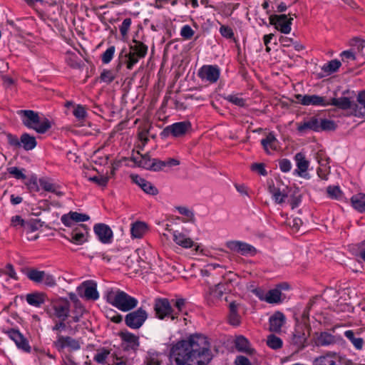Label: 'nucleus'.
<instances>
[{
	"label": "nucleus",
	"mask_w": 365,
	"mask_h": 365,
	"mask_svg": "<svg viewBox=\"0 0 365 365\" xmlns=\"http://www.w3.org/2000/svg\"><path fill=\"white\" fill-rule=\"evenodd\" d=\"M169 357L175 365H208L213 355L207 337L196 333L173 344Z\"/></svg>",
	"instance_id": "nucleus-1"
},
{
	"label": "nucleus",
	"mask_w": 365,
	"mask_h": 365,
	"mask_svg": "<svg viewBox=\"0 0 365 365\" xmlns=\"http://www.w3.org/2000/svg\"><path fill=\"white\" fill-rule=\"evenodd\" d=\"M352 96L333 98L328 101L329 106H334L341 110H351V115L358 118H365V90L359 92L356 102L351 99Z\"/></svg>",
	"instance_id": "nucleus-2"
},
{
	"label": "nucleus",
	"mask_w": 365,
	"mask_h": 365,
	"mask_svg": "<svg viewBox=\"0 0 365 365\" xmlns=\"http://www.w3.org/2000/svg\"><path fill=\"white\" fill-rule=\"evenodd\" d=\"M148 51V46L143 41L133 38L129 45V51L123 49L119 54V60L125 64L129 70L133 69L139 60L144 58Z\"/></svg>",
	"instance_id": "nucleus-3"
},
{
	"label": "nucleus",
	"mask_w": 365,
	"mask_h": 365,
	"mask_svg": "<svg viewBox=\"0 0 365 365\" xmlns=\"http://www.w3.org/2000/svg\"><path fill=\"white\" fill-rule=\"evenodd\" d=\"M22 123L29 129L34 130L37 133L44 134L52 126L51 122L46 118L43 119L38 112L32 110H19L17 111Z\"/></svg>",
	"instance_id": "nucleus-4"
},
{
	"label": "nucleus",
	"mask_w": 365,
	"mask_h": 365,
	"mask_svg": "<svg viewBox=\"0 0 365 365\" xmlns=\"http://www.w3.org/2000/svg\"><path fill=\"white\" fill-rule=\"evenodd\" d=\"M106 301L122 312L133 309L138 303L137 299L120 289L108 292L106 294Z\"/></svg>",
	"instance_id": "nucleus-5"
},
{
	"label": "nucleus",
	"mask_w": 365,
	"mask_h": 365,
	"mask_svg": "<svg viewBox=\"0 0 365 365\" xmlns=\"http://www.w3.org/2000/svg\"><path fill=\"white\" fill-rule=\"evenodd\" d=\"M336 128L334 120L326 118L311 117L302 123H297V130L301 133H306L309 130L314 132L331 131Z\"/></svg>",
	"instance_id": "nucleus-6"
},
{
	"label": "nucleus",
	"mask_w": 365,
	"mask_h": 365,
	"mask_svg": "<svg viewBox=\"0 0 365 365\" xmlns=\"http://www.w3.org/2000/svg\"><path fill=\"white\" fill-rule=\"evenodd\" d=\"M153 310L155 317L160 320L166 318L170 319L172 321L178 320L175 309L167 298H156L153 304Z\"/></svg>",
	"instance_id": "nucleus-7"
},
{
	"label": "nucleus",
	"mask_w": 365,
	"mask_h": 365,
	"mask_svg": "<svg viewBox=\"0 0 365 365\" xmlns=\"http://www.w3.org/2000/svg\"><path fill=\"white\" fill-rule=\"evenodd\" d=\"M313 365H352V362L336 352L327 351L315 358Z\"/></svg>",
	"instance_id": "nucleus-8"
},
{
	"label": "nucleus",
	"mask_w": 365,
	"mask_h": 365,
	"mask_svg": "<svg viewBox=\"0 0 365 365\" xmlns=\"http://www.w3.org/2000/svg\"><path fill=\"white\" fill-rule=\"evenodd\" d=\"M147 312L142 307L131 312L125 317V324L134 329L140 328L148 318Z\"/></svg>",
	"instance_id": "nucleus-9"
},
{
	"label": "nucleus",
	"mask_w": 365,
	"mask_h": 365,
	"mask_svg": "<svg viewBox=\"0 0 365 365\" xmlns=\"http://www.w3.org/2000/svg\"><path fill=\"white\" fill-rule=\"evenodd\" d=\"M191 128L192 125L190 121L178 122L165 127L162 132V135L165 137L170 135L175 138L182 137L191 130Z\"/></svg>",
	"instance_id": "nucleus-10"
},
{
	"label": "nucleus",
	"mask_w": 365,
	"mask_h": 365,
	"mask_svg": "<svg viewBox=\"0 0 365 365\" xmlns=\"http://www.w3.org/2000/svg\"><path fill=\"white\" fill-rule=\"evenodd\" d=\"M269 24L273 25L276 29L281 33L287 34L291 31V25L292 24L293 18H288L286 14H273L270 15Z\"/></svg>",
	"instance_id": "nucleus-11"
},
{
	"label": "nucleus",
	"mask_w": 365,
	"mask_h": 365,
	"mask_svg": "<svg viewBox=\"0 0 365 365\" xmlns=\"http://www.w3.org/2000/svg\"><path fill=\"white\" fill-rule=\"evenodd\" d=\"M197 76L202 81L215 83L220 78V70L216 65H204L199 69Z\"/></svg>",
	"instance_id": "nucleus-12"
},
{
	"label": "nucleus",
	"mask_w": 365,
	"mask_h": 365,
	"mask_svg": "<svg viewBox=\"0 0 365 365\" xmlns=\"http://www.w3.org/2000/svg\"><path fill=\"white\" fill-rule=\"evenodd\" d=\"M4 332L7 334V336L14 341L16 346L21 349L22 351L30 353L31 348L29 344L28 340L19 331V329H9L7 330H4Z\"/></svg>",
	"instance_id": "nucleus-13"
},
{
	"label": "nucleus",
	"mask_w": 365,
	"mask_h": 365,
	"mask_svg": "<svg viewBox=\"0 0 365 365\" xmlns=\"http://www.w3.org/2000/svg\"><path fill=\"white\" fill-rule=\"evenodd\" d=\"M296 99L303 106H327L328 100L318 95H295Z\"/></svg>",
	"instance_id": "nucleus-14"
},
{
	"label": "nucleus",
	"mask_w": 365,
	"mask_h": 365,
	"mask_svg": "<svg viewBox=\"0 0 365 365\" xmlns=\"http://www.w3.org/2000/svg\"><path fill=\"white\" fill-rule=\"evenodd\" d=\"M226 246L232 252L241 254L242 255H254L257 250L252 245L241 241H229Z\"/></svg>",
	"instance_id": "nucleus-15"
},
{
	"label": "nucleus",
	"mask_w": 365,
	"mask_h": 365,
	"mask_svg": "<svg viewBox=\"0 0 365 365\" xmlns=\"http://www.w3.org/2000/svg\"><path fill=\"white\" fill-rule=\"evenodd\" d=\"M54 346L58 351L65 348H69L71 351H77L81 349V343L78 340L62 335H58L57 340L54 341Z\"/></svg>",
	"instance_id": "nucleus-16"
},
{
	"label": "nucleus",
	"mask_w": 365,
	"mask_h": 365,
	"mask_svg": "<svg viewBox=\"0 0 365 365\" xmlns=\"http://www.w3.org/2000/svg\"><path fill=\"white\" fill-rule=\"evenodd\" d=\"M52 307L55 316L59 319L65 321L69 316L70 302L66 299H60L53 302Z\"/></svg>",
	"instance_id": "nucleus-17"
},
{
	"label": "nucleus",
	"mask_w": 365,
	"mask_h": 365,
	"mask_svg": "<svg viewBox=\"0 0 365 365\" xmlns=\"http://www.w3.org/2000/svg\"><path fill=\"white\" fill-rule=\"evenodd\" d=\"M93 230L102 243L108 244L111 242L113 231L108 225L104 223H98L94 225Z\"/></svg>",
	"instance_id": "nucleus-18"
},
{
	"label": "nucleus",
	"mask_w": 365,
	"mask_h": 365,
	"mask_svg": "<svg viewBox=\"0 0 365 365\" xmlns=\"http://www.w3.org/2000/svg\"><path fill=\"white\" fill-rule=\"evenodd\" d=\"M89 218V216L86 214L71 211L68 214L63 215L61 220L66 227H71L73 222H85L88 220Z\"/></svg>",
	"instance_id": "nucleus-19"
},
{
	"label": "nucleus",
	"mask_w": 365,
	"mask_h": 365,
	"mask_svg": "<svg viewBox=\"0 0 365 365\" xmlns=\"http://www.w3.org/2000/svg\"><path fill=\"white\" fill-rule=\"evenodd\" d=\"M286 317L281 312H275L269 319V331L272 332H280L282 326L284 324Z\"/></svg>",
	"instance_id": "nucleus-20"
},
{
	"label": "nucleus",
	"mask_w": 365,
	"mask_h": 365,
	"mask_svg": "<svg viewBox=\"0 0 365 365\" xmlns=\"http://www.w3.org/2000/svg\"><path fill=\"white\" fill-rule=\"evenodd\" d=\"M240 304L233 301L229 304L228 323L233 327H238L241 324V317L238 313Z\"/></svg>",
	"instance_id": "nucleus-21"
},
{
	"label": "nucleus",
	"mask_w": 365,
	"mask_h": 365,
	"mask_svg": "<svg viewBox=\"0 0 365 365\" xmlns=\"http://www.w3.org/2000/svg\"><path fill=\"white\" fill-rule=\"evenodd\" d=\"M315 344L317 346H327L337 342L336 336L327 331L315 333Z\"/></svg>",
	"instance_id": "nucleus-22"
},
{
	"label": "nucleus",
	"mask_w": 365,
	"mask_h": 365,
	"mask_svg": "<svg viewBox=\"0 0 365 365\" xmlns=\"http://www.w3.org/2000/svg\"><path fill=\"white\" fill-rule=\"evenodd\" d=\"M88 230L87 225H80L71 233V238L70 241L76 245H82L86 241V234H88Z\"/></svg>",
	"instance_id": "nucleus-23"
},
{
	"label": "nucleus",
	"mask_w": 365,
	"mask_h": 365,
	"mask_svg": "<svg viewBox=\"0 0 365 365\" xmlns=\"http://www.w3.org/2000/svg\"><path fill=\"white\" fill-rule=\"evenodd\" d=\"M307 337L304 330L295 329L291 339V344L294 346L295 351H299L306 346Z\"/></svg>",
	"instance_id": "nucleus-24"
},
{
	"label": "nucleus",
	"mask_w": 365,
	"mask_h": 365,
	"mask_svg": "<svg viewBox=\"0 0 365 365\" xmlns=\"http://www.w3.org/2000/svg\"><path fill=\"white\" fill-rule=\"evenodd\" d=\"M294 160L297 167V169L294 170V173L299 176L304 177V173L309 168V162L306 159L304 154L301 152L297 153L294 155Z\"/></svg>",
	"instance_id": "nucleus-25"
},
{
	"label": "nucleus",
	"mask_w": 365,
	"mask_h": 365,
	"mask_svg": "<svg viewBox=\"0 0 365 365\" xmlns=\"http://www.w3.org/2000/svg\"><path fill=\"white\" fill-rule=\"evenodd\" d=\"M84 287L83 296L86 299L96 301L99 298V294L97 291V284L93 280H88L83 283Z\"/></svg>",
	"instance_id": "nucleus-26"
},
{
	"label": "nucleus",
	"mask_w": 365,
	"mask_h": 365,
	"mask_svg": "<svg viewBox=\"0 0 365 365\" xmlns=\"http://www.w3.org/2000/svg\"><path fill=\"white\" fill-rule=\"evenodd\" d=\"M261 145L267 154H271L270 150H277L278 147V140L273 133H269L266 138L261 140Z\"/></svg>",
	"instance_id": "nucleus-27"
},
{
	"label": "nucleus",
	"mask_w": 365,
	"mask_h": 365,
	"mask_svg": "<svg viewBox=\"0 0 365 365\" xmlns=\"http://www.w3.org/2000/svg\"><path fill=\"white\" fill-rule=\"evenodd\" d=\"M235 345L237 351L252 355L255 353V349L250 346L249 341L243 336L240 335L236 337Z\"/></svg>",
	"instance_id": "nucleus-28"
},
{
	"label": "nucleus",
	"mask_w": 365,
	"mask_h": 365,
	"mask_svg": "<svg viewBox=\"0 0 365 365\" xmlns=\"http://www.w3.org/2000/svg\"><path fill=\"white\" fill-rule=\"evenodd\" d=\"M344 336L349 340L356 350H361L364 347V340L359 336V333H355L353 330H346Z\"/></svg>",
	"instance_id": "nucleus-29"
},
{
	"label": "nucleus",
	"mask_w": 365,
	"mask_h": 365,
	"mask_svg": "<svg viewBox=\"0 0 365 365\" xmlns=\"http://www.w3.org/2000/svg\"><path fill=\"white\" fill-rule=\"evenodd\" d=\"M26 299L29 304L40 307L45 302L46 294L43 292L31 293L26 295Z\"/></svg>",
	"instance_id": "nucleus-30"
},
{
	"label": "nucleus",
	"mask_w": 365,
	"mask_h": 365,
	"mask_svg": "<svg viewBox=\"0 0 365 365\" xmlns=\"http://www.w3.org/2000/svg\"><path fill=\"white\" fill-rule=\"evenodd\" d=\"M351 204L354 210L361 213L365 212V194L357 193L351 197Z\"/></svg>",
	"instance_id": "nucleus-31"
},
{
	"label": "nucleus",
	"mask_w": 365,
	"mask_h": 365,
	"mask_svg": "<svg viewBox=\"0 0 365 365\" xmlns=\"http://www.w3.org/2000/svg\"><path fill=\"white\" fill-rule=\"evenodd\" d=\"M20 143L21 147L22 146L26 150H31L37 145L36 138L30 135L27 133H24L21 135Z\"/></svg>",
	"instance_id": "nucleus-32"
},
{
	"label": "nucleus",
	"mask_w": 365,
	"mask_h": 365,
	"mask_svg": "<svg viewBox=\"0 0 365 365\" xmlns=\"http://www.w3.org/2000/svg\"><path fill=\"white\" fill-rule=\"evenodd\" d=\"M173 240L177 245L184 248L192 247L194 244L193 241L190 238L187 237L185 235L178 232H174Z\"/></svg>",
	"instance_id": "nucleus-33"
},
{
	"label": "nucleus",
	"mask_w": 365,
	"mask_h": 365,
	"mask_svg": "<svg viewBox=\"0 0 365 365\" xmlns=\"http://www.w3.org/2000/svg\"><path fill=\"white\" fill-rule=\"evenodd\" d=\"M147 231V225L143 222H136L132 225L130 232L133 237L141 238Z\"/></svg>",
	"instance_id": "nucleus-34"
},
{
	"label": "nucleus",
	"mask_w": 365,
	"mask_h": 365,
	"mask_svg": "<svg viewBox=\"0 0 365 365\" xmlns=\"http://www.w3.org/2000/svg\"><path fill=\"white\" fill-rule=\"evenodd\" d=\"M170 302L172 304V307L173 306L175 308V312L178 316V319L180 314H187V312L185 310L187 300L185 299L177 298L175 299H172Z\"/></svg>",
	"instance_id": "nucleus-35"
},
{
	"label": "nucleus",
	"mask_w": 365,
	"mask_h": 365,
	"mask_svg": "<svg viewBox=\"0 0 365 365\" xmlns=\"http://www.w3.org/2000/svg\"><path fill=\"white\" fill-rule=\"evenodd\" d=\"M281 295L282 292L279 289H273L267 292L263 299L269 304H277L282 302Z\"/></svg>",
	"instance_id": "nucleus-36"
},
{
	"label": "nucleus",
	"mask_w": 365,
	"mask_h": 365,
	"mask_svg": "<svg viewBox=\"0 0 365 365\" xmlns=\"http://www.w3.org/2000/svg\"><path fill=\"white\" fill-rule=\"evenodd\" d=\"M221 287V284H218L215 287L210 289L209 297L207 299L209 304H214L215 300L219 299L222 297L223 292Z\"/></svg>",
	"instance_id": "nucleus-37"
},
{
	"label": "nucleus",
	"mask_w": 365,
	"mask_h": 365,
	"mask_svg": "<svg viewBox=\"0 0 365 365\" xmlns=\"http://www.w3.org/2000/svg\"><path fill=\"white\" fill-rule=\"evenodd\" d=\"M44 271H40L34 268L29 269L26 273V277L32 282L40 284L42 282Z\"/></svg>",
	"instance_id": "nucleus-38"
},
{
	"label": "nucleus",
	"mask_w": 365,
	"mask_h": 365,
	"mask_svg": "<svg viewBox=\"0 0 365 365\" xmlns=\"http://www.w3.org/2000/svg\"><path fill=\"white\" fill-rule=\"evenodd\" d=\"M341 63V62L337 59H334L330 61H329L327 63H325L322 66V70L324 71V73L329 74H331L339 68Z\"/></svg>",
	"instance_id": "nucleus-39"
},
{
	"label": "nucleus",
	"mask_w": 365,
	"mask_h": 365,
	"mask_svg": "<svg viewBox=\"0 0 365 365\" xmlns=\"http://www.w3.org/2000/svg\"><path fill=\"white\" fill-rule=\"evenodd\" d=\"M120 336L123 341L130 344L132 346H139L138 337L135 334L128 331H125L121 332Z\"/></svg>",
	"instance_id": "nucleus-40"
},
{
	"label": "nucleus",
	"mask_w": 365,
	"mask_h": 365,
	"mask_svg": "<svg viewBox=\"0 0 365 365\" xmlns=\"http://www.w3.org/2000/svg\"><path fill=\"white\" fill-rule=\"evenodd\" d=\"M269 192L275 202L278 204L283 203L285 198L287 197V195L282 193L279 188L275 187L274 186L269 187Z\"/></svg>",
	"instance_id": "nucleus-41"
},
{
	"label": "nucleus",
	"mask_w": 365,
	"mask_h": 365,
	"mask_svg": "<svg viewBox=\"0 0 365 365\" xmlns=\"http://www.w3.org/2000/svg\"><path fill=\"white\" fill-rule=\"evenodd\" d=\"M267 345L272 349H278L282 346V341L279 337L271 334L267 337Z\"/></svg>",
	"instance_id": "nucleus-42"
},
{
	"label": "nucleus",
	"mask_w": 365,
	"mask_h": 365,
	"mask_svg": "<svg viewBox=\"0 0 365 365\" xmlns=\"http://www.w3.org/2000/svg\"><path fill=\"white\" fill-rule=\"evenodd\" d=\"M38 182H39V185L40 186L45 190V191H47V192H52V193H56V185L51 182V180L46 179V178H40L38 180Z\"/></svg>",
	"instance_id": "nucleus-43"
},
{
	"label": "nucleus",
	"mask_w": 365,
	"mask_h": 365,
	"mask_svg": "<svg viewBox=\"0 0 365 365\" xmlns=\"http://www.w3.org/2000/svg\"><path fill=\"white\" fill-rule=\"evenodd\" d=\"M40 222V220H31L26 221L23 231L26 233L36 231L40 227H41Z\"/></svg>",
	"instance_id": "nucleus-44"
},
{
	"label": "nucleus",
	"mask_w": 365,
	"mask_h": 365,
	"mask_svg": "<svg viewBox=\"0 0 365 365\" xmlns=\"http://www.w3.org/2000/svg\"><path fill=\"white\" fill-rule=\"evenodd\" d=\"M224 99L240 107H244L245 106V100L239 97L238 95L232 94L225 96Z\"/></svg>",
	"instance_id": "nucleus-45"
},
{
	"label": "nucleus",
	"mask_w": 365,
	"mask_h": 365,
	"mask_svg": "<svg viewBox=\"0 0 365 365\" xmlns=\"http://www.w3.org/2000/svg\"><path fill=\"white\" fill-rule=\"evenodd\" d=\"M115 48L114 46H109L101 55V61L103 63H109L113 58Z\"/></svg>",
	"instance_id": "nucleus-46"
},
{
	"label": "nucleus",
	"mask_w": 365,
	"mask_h": 365,
	"mask_svg": "<svg viewBox=\"0 0 365 365\" xmlns=\"http://www.w3.org/2000/svg\"><path fill=\"white\" fill-rule=\"evenodd\" d=\"M73 115L79 120H84L87 116L86 108L82 105H77L74 107Z\"/></svg>",
	"instance_id": "nucleus-47"
},
{
	"label": "nucleus",
	"mask_w": 365,
	"mask_h": 365,
	"mask_svg": "<svg viewBox=\"0 0 365 365\" xmlns=\"http://www.w3.org/2000/svg\"><path fill=\"white\" fill-rule=\"evenodd\" d=\"M23 170H20L17 167H10L7 168V172L9 174L11 175L14 178H15L17 180H26V176L23 173Z\"/></svg>",
	"instance_id": "nucleus-48"
},
{
	"label": "nucleus",
	"mask_w": 365,
	"mask_h": 365,
	"mask_svg": "<svg viewBox=\"0 0 365 365\" xmlns=\"http://www.w3.org/2000/svg\"><path fill=\"white\" fill-rule=\"evenodd\" d=\"M27 188L30 192H38L39 186L38 184L37 177L36 175H31L30 178L25 182Z\"/></svg>",
	"instance_id": "nucleus-49"
},
{
	"label": "nucleus",
	"mask_w": 365,
	"mask_h": 365,
	"mask_svg": "<svg viewBox=\"0 0 365 365\" xmlns=\"http://www.w3.org/2000/svg\"><path fill=\"white\" fill-rule=\"evenodd\" d=\"M41 283L47 287H53L56 285V280L53 274L44 272Z\"/></svg>",
	"instance_id": "nucleus-50"
},
{
	"label": "nucleus",
	"mask_w": 365,
	"mask_h": 365,
	"mask_svg": "<svg viewBox=\"0 0 365 365\" xmlns=\"http://www.w3.org/2000/svg\"><path fill=\"white\" fill-rule=\"evenodd\" d=\"M109 178H110L109 176H103V175L93 176V177H90L88 178V180L91 181L93 182H95L100 187H105L108 184Z\"/></svg>",
	"instance_id": "nucleus-51"
},
{
	"label": "nucleus",
	"mask_w": 365,
	"mask_h": 365,
	"mask_svg": "<svg viewBox=\"0 0 365 365\" xmlns=\"http://www.w3.org/2000/svg\"><path fill=\"white\" fill-rule=\"evenodd\" d=\"M328 196L331 199H339L341 196V191L339 186H329L327 189Z\"/></svg>",
	"instance_id": "nucleus-52"
},
{
	"label": "nucleus",
	"mask_w": 365,
	"mask_h": 365,
	"mask_svg": "<svg viewBox=\"0 0 365 365\" xmlns=\"http://www.w3.org/2000/svg\"><path fill=\"white\" fill-rule=\"evenodd\" d=\"M140 188L147 194L156 195L158 193V190L151 182L146 180Z\"/></svg>",
	"instance_id": "nucleus-53"
},
{
	"label": "nucleus",
	"mask_w": 365,
	"mask_h": 365,
	"mask_svg": "<svg viewBox=\"0 0 365 365\" xmlns=\"http://www.w3.org/2000/svg\"><path fill=\"white\" fill-rule=\"evenodd\" d=\"M26 222L21 216L15 215L11 217V225L16 229H24Z\"/></svg>",
	"instance_id": "nucleus-54"
},
{
	"label": "nucleus",
	"mask_w": 365,
	"mask_h": 365,
	"mask_svg": "<svg viewBox=\"0 0 365 365\" xmlns=\"http://www.w3.org/2000/svg\"><path fill=\"white\" fill-rule=\"evenodd\" d=\"M132 21L130 18H126L122 22V24L120 26V32L121 36L124 38L126 37L130 29Z\"/></svg>",
	"instance_id": "nucleus-55"
},
{
	"label": "nucleus",
	"mask_w": 365,
	"mask_h": 365,
	"mask_svg": "<svg viewBox=\"0 0 365 365\" xmlns=\"http://www.w3.org/2000/svg\"><path fill=\"white\" fill-rule=\"evenodd\" d=\"M194 34H195V31L189 25L183 26L180 30L181 36L186 40L191 39L192 38Z\"/></svg>",
	"instance_id": "nucleus-56"
},
{
	"label": "nucleus",
	"mask_w": 365,
	"mask_h": 365,
	"mask_svg": "<svg viewBox=\"0 0 365 365\" xmlns=\"http://www.w3.org/2000/svg\"><path fill=\"white\" fill-rule=\"evenodd\" d=\"M100 78L106 83H110L115 79V75L110 70H103L101 73Z\"/></svg>",
	"instance_id": "nucleus-57"
},
{
	"label": "nucleus",
	"mask_w": 365,
	"mask_h": 365,
	"mask_svg": "<svg viewBox=\"0 0 365 365\" xmlns=\"http://www.w3.org/2000/svg\"><path fill=\"white\" fill-rule=\"evenodd\" d=\"M177 209L180 214L187 217L188 222H193L195 221L194 213L191 210H190L185 207H177Z\"/></svg>",
	"instance_id": "nucleus-58"
},
{
	"label": "nucleus",
	"mask_w": 365,
	"mask_h": 365,
	"mask_svg": "<svg viewBox=\"0 0 365 365\" xmlns=\"http://www.w3.org/2000/svg\"><path fill=\"white\" fill-rule=\"evenodd\" d=\"M220 33L226 38H234V32L228 26L222 25L220 28Z\"/></svg>",
	"instance_id": "nucleus-59"
},
{
	"label": "nucleus",
	"mask_w": 365,
	"mask_h": 365,
	"mask_svg": "<svg viewBox=\"0 0 365 365\" xmlns=\"http://www.w3.org/2000/svg\"><path fill=\"white\" fill-rule=\"evenodd\" d=\"M152 168H150V170L157 172L162 170L163 168L165 167V161L160 160L157 158L152 159Z\"/></svg>",
	"instance_id": "nucleus-60"
},
{
	"label": "nucleus",
	"mask_w": 365,
	"mask_h": 365,
	"mask_svg": "<svg viewBox=\"0 0 365 365\" xmlns=\"http://www.w3.org/2000/svg\"><path fill=\"white\" fill-rule=\"evenodd\" d=\"M279 167L282 172L287 173L290 171L292 168V163L289 160L283 158L279 161Z\"/></svg>",
	"instance_id": "nucleus-61"
},
{
	"label": "nucleus",
	"mask_w": 365,
	"mask_h": 365,
	"mask_svg": "<svg viewBox=\"0 0 365 365\" xmlns=\"http://www.w3.org/2000/svg\"><path fill=\"white\" fill-rule=\"evenodd\" d=\"M8 143L16 148H19L21 147V143L16 135H14L11 133L6 134Z\"/></svg>",
	"instance_id": "nucleus-62"
},
{
	"label": "nucleus",
	"mask_w": 365,
	"mask_h": 365,
	"mask_svg": "<svg viewBox=\"0 0 365 365\" xmlns=\"http://www.w3.org/2000/svg\"><path fill=\"white\" fill-rule=\"evenodd\" d=\"M138 165L140 167L150 170V168H152V159H150L149 156L146 155H143L141 156V159L138 162Z\"/></svg>",
	"instance_id": "nucleus-63"
},
{
	"label": "nucleus",
	"mask_w": 365,
	"mask_h": 365,
	"mask_svg": "<svg viewBox=\"0 0 365 365\" xmlns=\"http://www.w3.org/2000/svg\"><path fill=\"white\" fill-rule=\"evenodd\" d=\"M109 354V351L104 349L103 351L95 355L94 360L98 364H104Z\"/></svg>",
	"instance_id": "nucleus-64"
}]
</instances>
